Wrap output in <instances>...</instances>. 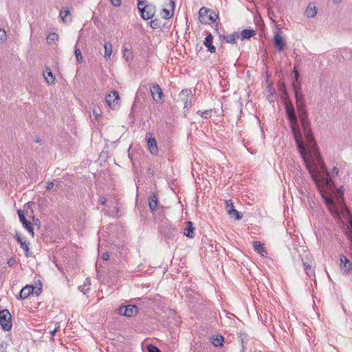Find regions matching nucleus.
<instances>
[{"mask_svg":"<svg viewBox=\"0 0 352 352\" xmlns=\"http://www.w3.org/2000/svg\"><path fill=\"white\" fill-rule=\"evenodd\" d=\"M212 341L211 342L212 344H214L215 346H219L223 345V342L224 341V338L222 336H217L215 338L213 337L211 338Z\"/></svg>","mask_w":352,"mask_h":352,"instance_id":"nucleus-30","label":"nucleus"},{"mask_svg":"<svg viewBox=\"0 0 352 352\" xmlns=\"http://www.w3.org/2000/svg\"><path fill=\"white\" fill-rule=\"evenodd\" d=\"M212 109L206 110L204 111H198L197 113L200 114V116L205 119H208L212 116Z\"/></svg>","mask_w":352,"mask_h":352,"instance_id":"nucleus-33","label":"nucleus"},{"mask_svg":"<svg viewBox=\"0 0 352 352\" xmlns=\"http://www.w3.org/2000/svg\"><path fill=\"white\" fill-rule=\"evenodd\" d=\"M14 238L20 244L21 248L24 250L25 256L27 257H30L31 256L29 248L30 243L26 241H23L22 237L18 233L14 236Z\"/></svg>","mask_w":352,"mask_h":352,"instance_id":"nucleus-17","label":"nucleus"},{"mask_svg":"<svg viewBox=\"0 0 352 352\" xmlns=\"http://www.w3.org/2000/svg\"><path fill=\"white\" fill-rule=\"evenodd\" d=\"M340 268L343 274H347L352 269V263L344 255L340 256Z\"/></svg>","mask_w":352,"mask_h":352,"instance_id":"nucleus-13","label":"nucleus"},{"mask_svg":"<svg viewBox=\"0 0 352 352\" xmlns=\"http://www.w3.org/2000/svg\"><path fill=\"white\" fill-rule=\"evenodd\" d=\"M119 314L127 317H131L138 314V308L136 305H127L120 307L118 309Z\"/></svg>","mask_w":352,"mask_h":352,"instance_id":"nucleus-10","label":"nucleus"},{"mask_svg":"<svg viewBox=\"0 0 352 352\" xmlns=\"http://www.w3.org/2000/svg\"><path fill=\"white\" fill-rule=\"evenodd\" d=\"M12 316L8 309L0 310V325L4 331L12 328Z\"/></svg>","mask_w":352,"mask_h":352,"instance_id":"nucleus-6","label":"nucleus"},{"mask_svg":"<svg viewBox=\"0 0 352 352\" xmlns=\"http://www.w3.org/2000/svg\"><path fill=\"white\" fill-rule=\"evenodd\" d=\"M104 57L106 59L109 58L112 53V46L109 42L105 43L104 45Z\"/></svg>","mask_w":352,"mask_h":352,"instance_id":"nucleus-29","label":"nucleus"},{"mask_svg":"<svg viewBox=\"0 0 352 352\" xmlns=\"http://www.w3.org/2000/svg\"><path fill=\"white\" fill-rule=\"evenodd\" d=\"M292 87L295 94L296 99V105L298 106V102L300 104H304V95L301 91V87L300 84H298L297 82L294 81L292 82Z\"/></svg>","mask_w":352,"mask_h":352,"instance_id":"nucleus-9","label":"nucleus"},{"mask_svg":"<svg viewBox=\"0 0 352 352\" xmlns=\"http://www.w3.org/2000/svg\"><path fill=\"white\" fill-rule=\"evenodd\" d=\"M325 203L329 206L330 210H331V208H336V205L334 201L331 198H326L325 199Z\"/></svg>","mask_w":352,"mask_h":352,"instance_id":"nucleus-38","label":"nucleus"},{"mask_svg":"<svg viewBox=\"0 0 352 352\" xmlns=\"http://www.w3.org/2000/svg\"><path fill=\"white\" fill-rule=\"evenodd\" d=\"M113 6L118 7L121 5L122 0H111Z\"/></svg>","mask_w":352,"mask_h":352,"instance_id":"nucleus-43","label":"nucleus"},{"mask_svg":"<svg viewBox=\"0 0 352 352\" xmlns=\"http://www.w3.org/2000/svg\"><path fill=\"white\" fill-rule=\"evenodd\" d=\"M162 18L165 19H170L173 16V12L166 8H163L161 12Z\"/></svg>","mask_w":352,"mask_h":352,"instance_id":"nucleus-32","label":"nucleus"},{"mask_svg":"<svg viewBox=\"0 0 352 352\" xmlns=\"http://www.w3.org/2000/svg\"><path fill=\"white\" fill-rule=\"evenodd\" d=\"M169 3L173 8L175 7V2L173 1L170 0Z\"/></svg>","mask_w":352,"mask_h":352,"instance_id":"nucleus-51","label":"nucleus"},{"mask_svg":"<svg viewBox=\"0 0 352 352\" xmlns=\"http://www.w3.org/2000/svg\"><path fill=\"white\" fill-rule=\"evenodd\" d=\"M138 7L144 19L148 20L154 16L155 13V7L154 5L150 3L146 4L145 1H139Z\"/></svg>","mask_w":352,"mask_h":352,"instance_id":"nucleus-4","label":"nucleus"},{"mask_svg":"<svg viewBox=\"0 0 352 352\" xmlns=\"http://www.w3.org/2000/svg\"><path fill=\"white\" fill-rule=\"evenodd\" d=\"M150 25L153 29L159 28L161 25V23L158 19L151 20L150 22Z\"/></svg>","mask_w":352,"mask_h":352,"instance_id":"nucleus-36","label":"nucleus"},{"mask_svg":"<svg viewBox=\"0 0 352 352\" xmlns=\"http://www.w3.org/2000/svg\"><path fill=\"white\" fill-rule=\"evenodd\" d=\"M147 350L148 352H162L157 346L153 344H149L147 346Z\"/></svg>","mask_w":352,"mask_h":352,"instance_id":"nucleus-39","label":"nucleus"},{"mask_svg":"<svg viewBox=\"0 0 352 352\" xmlns=\"http://www.w3.org/2000/svg\"><path fill=\"white\" fill-rule=\"evenodd\" d=\"M146 138L147 145L150 152L153 155H156L158 153V148L155 138L152 137V133H146Z\"/></svg>","mask_w":352,"mask_h":352,"instance_id":"nucleus-14","label":"nucleus"},{"mask_svg":"<svg viewBox=\"0 0 352 352\" xmlns=\"http://www.w3.org/2000/svg\"><path fill=\"white\" fill-rule=\"evenodd\" d=\"M334 3H338L340 2V0H333Z\"/></svg>","mask_w":352,"mask_h":352,"instance_id":"nucleus-54","label":"nucleus"},{"mask_svg":"<svg viewBox=\"0 0 352 352\" xmlns=\"http://www.w3.org/2000/svg\"><path fill=\"white\" fill-rule=\"evenodd\" d=\"M148 205L151 212H154L156 210L157 206L158 205V200L155 194L152 193V195H150L148 198Z\"/></svg>","mask_w":352,"mask_h":352,"instance_id":"nucleus-20","label":"nucleus"},{"mask_svg":"<svg viewBox=\"0 0 352 352\" xmlns=\"http://www.w3.org/2000/svg\"><path fill=\"white\" fill-rule=\"evenodd\" d=\"M192 96L191 89H183L174 99L175 106L179 107H182L184 109V113L188 111L191 107V102L189 101V98Z\"/></svg>","mask_w":352,"mask_h":352,"instance_id":"nucleus-3","label":"nucleus"},{"mask_svg":"<svg viewBox=\"0 0 352 352\" xmlns=\"http://www.w3.org/2000/svg\"><path fill=\"white\" fill-rule=\"evenodd\" d=\"M237 337H238V340L240 342V343L241 344V347H242L241 352H244V349H245L244 343H245V340L248 339V335L245 332L240 331L239 333H237Z\"/></svg>","mask_w":352,"mask_h":352,"instance_id":"nucleus-25","label":"nucleus"},{"mask_svg":"<svg viewBox=\"0 0 352 352\" xmlns=\"http://www.w3.org/2000/svg\"><path fill=\"white\" fill-rule=\"evenodd\" d=\"M119 100V94L116 90L111 91V93L106 96V101L110 107H114L118 103Z\"/></svg>","mask_w":352,"mask_h":352,"instance_id":"nucleus-15","label":"nucleus"},{"mask_svg":"<svg viewBox=\"0 0 352 352\" xmlns=\"http://www.w3.org/2000/svg\"><path fill=\"white\" fill-rule=\"evenodd\" d=\"M150 92L153 99L157 103H161L162 101L163 91L158 84H153L150 87Z\"/></svg>","mask_w":352,"mask_h":352,"instance_id":"nucleus-8","label":"nucleus"},{"mask_svg":"<svg viewBox=\"0 0 352 352\" xmlns=\"http://www.w3.org/2000/svg\"><path fill=\"white\" fill-rule=\"evenodd\" d=\"M294 74H295V82H298V78H299V72L298 70H294Z\"/></svg>","mask_w":352,"mask_h":352,"instance_id":"nucleus-47","label":"nucleus"},{"mask_svg":"<svg viewBox=\"0 0 352 352\" xmlns=\"http://www.w3.org/2000/svg\"><path fill=\"white\" fill-rule=\"evenodd\" d=\"M305 12L308 17H314L316 16V14L317 13V10H316L315 6L311 7V5L309 4V6H307V8L306 9Z\"/></svg>","mask_w":352,"mask_h":352,"instance_id":"nucleus-31","label":"nucleus"},{"mask_svg":"<svg viewBox=\"0 0 352 352\" xmlns=\"http://www.w3.org/2000/svg\"><path fill=\"white\" fill-rule=\"evenodd\" d=\"M16 260L14 258L12 257L10 258H9L7 261V263L9 266H13L15 263H16Z\"/></svg>","mask_w":352,"mask_h":352,"instance_id":"nucleus-42","label":"nucleus"},{"mask_svg":"<svg viewBox=\"0 0 352 352\" xmlns=\"http://www.w3.org/2000/svg\"><path fill=\"white\" fill-rule=\"evenodd\" d=\"M7 38L6 32L4 30L0 29V41L4 42Z\"/></svg>","mask_w":352,"mask_h":352,"instance_id":"nucleus-40","label":"nucleus"},{"mask_svg":"<svg viewBox=\"0 0 352 352\" xmlns=\"http://www.w3.org/2000/svg\"><path fill=\"white\" fill-rule=\"evenodd\" d=\"M101 258L104 261H107L109 258V255L107 252H104L101 255Z\"/></svg>","mask_w":352,"mask_h":352,"instance_id":"nucleus-46","label":"nucleus"},{"mask_svg":"<svg viewBox=\"0 0 352 352\" xmlns=\"http://www.w3.org/2000/svg\"><path fill=\"white\" fill-rule=\"evenodd\" d=\"M34 292H35L36 296H38L41 292V288H38L32 285H27L23 288H22L17 298L25 299L31 294H33Z\"/></svg>","mask_w":352,"mask_h":352,"instance_id":"nucleus-7","label":"nucleus"},{"mask_svg":"<svg viewBox=\"0 0 352 352\" xmlns=\"http://www.w3.org/2000/svg\"><path fill=\"white\" fill-rule=\"evenodd\" d=\"M212 40L213 36L210 33H209L206 36L205 40L204 41V45L208 48V50L211 53H214L216 51V47L212 45Z\"/></svg>","mask_w":352,"mask_h":352,"instance_id":"nucleus-19","label":"nucleus"},{"mask_svg":"<svg viewBox=\"0 0 352 352\" xmlns=\"http://www.w3.org/2000/svg\"><path fill=\"white\" fill-rule=\"evenodd\" d=\"M349 239L352 241V236L351 235L349 236Z\"/></svg>","mask_w":352,"mask_h":352,"instance_id":"nucleus-55","label":"nucleus"},{"mask_svg":"<svg viewBox=\"0 0 352 352\" xmlns=\"http://www.w3.org/2000/svg\"><path fill=\"white\" fill-rule=\"evenodd\" d=\"M98 201L100 204L104 205L107 202V199L104 197L102 196L99 197Z\"/></svg>","mask_w":352,"mask_h":352,"instance_id":"nucleus-45","label":"nucleus"},{"mask_svg":"<svg viewBox=\"0 0 352 352\" xmlns=\"http://www.w3.org/2000/svg\"><path fill=\"white\" fill-rule=\"evenodd\" d=\"M339 191L342 194V195H343V192H344V187L343 186H341L339 189Z\"/></svg>","mask_w":352,"mask_h":352,"instance_id":"nucleus-52","label":"nucleus"},{"mask_svg":"<svg viewBox=\"0 0 352 352\" xmlns=\"http://www.w3.org/2000/svg\"><path fill=\"white\" fill-rule=\"evenodd\" d=\"M226 210L228 212V209H231L232 208H234V205H233V202L231 199L230 200H226Z\"/></svg>","mask_w":352,"mask_h":352,"instance_id":"nucleus-41","label":"nucleus"},{"mask_svg":"<svg viewBox=\"0 0 352 352\" xmlns=\"http://www.w3.org/2000/svg\"><path fill=\"white\" fill-rule=\"evenodd\" d=\"M332 170H333V173H335L336 175H338L339 173V169L336 166H334Z\"/></svg>","mask_w":352,"mask_h":352,"instance_id":"nucleus-48","label":"nucleus"},{"mask_svg":"<svg viewBox=\"0 0 352 352\" xmlns=\"http://www.w3.org/2000/svg\"><path fill=\"white\" fill-rule=\"evenodd\" d=\"M36 142H40V139L39 138H36Z\"/></svg>","mask_w":352,"mask_h":352,"instance_id":"nucleus-56","label":"nucleus"},{"mask_svg":"<svg viewBox=\"0 0 352 352\" xmlns=\"http://www.w3.org/2000/svg\"><path fill=\"white\" fill-rule=\"evenodd\" d=\"M240 37V34L239 32H234L230 34H227L223 36V39L226 41L227 43L234 44L236 42V40Z\"/></svg>","mask_w":352,"mask_h":352,"instance_id":"nucleus-23","label":"nucleus"},{"mask_svg":"<svg viewBox=\"0 0 352 352\" xmlns=\"http://www.w3.org/2000/svg\"><path fill=\"white\" fill-rule=\"evenodd\" d=\"M302 262L306 274L310 278H311L312 276L315 277V270L312 269L311 265L304 258H302Z\"/></svg>","mask_w":352,"mask_h":352,"instance_id":"nucleus-21","label":"nucleus"},{"mask_svg":"<svg viewBox=\"0 0 352 352\" xmlns=\"http://www.w3.org/2000/svg\"><path fill=\"white\" fill-rule=\"evenodd\" d=\"M94 113L96 115V117L98 116H99V114L98 113V111H96L95 109L94 110Z\"/></svg>","mask_w":352,"mask_h":352,"instance_id":"nucleus-53","label":"nucleus"},{"mask_svg":"<svg viewBox=\"0 0 352 352\" xmlns=\"http://www.w3.org/2000/svg\"><path fill=\"white\" fill-rule=\"evenodd\" d=\"M217 17L215 12H212L210 10L202 7L200 8L199 12V19L201 23L210 24L215 21V19Z\"/></svg>","mask_w":352,"mask_h":352,"instance_id":"nucleus-5","label":"nucleus"},{"mask_svg":"<svg viewBox=\"0 0 352 352\" xmlns=\"http://www.w3.org/2000/svg\"><path fill=\"white\" fill-rule=\"evenodd\" d=\"M43 76L46 80V82L49 85H52L54 83L55 78L54 77L51 69L49 67H47L43 72Z\"/></svg>","mask_w":352,"mask_h":352,"instance_id":"nucleus-22","label":"nucleus"},{"mask_svg":"<svg viewBox=\"0 0 352 352\" xmlns=\"http://www.w3.org/2000/svg\"><path fill=\"white\" fill-rule=\"evenodd\" d=\"M253 247L254 250L261 255H263L264 253H266V250L263 246V244L261 243L259 241H253Z\"/></svg>","mask_w":352,"mask_h":352,"instance_id":"nucleus-24","label":"nucleus"},{"mask_svg":"<svg viewBox=\"0 0 352 352\" xmlns=\"http://www.w3.org/2000/svg\"><path fill=\"white\" fill-rule=\"evenodd\" d=\"M77 43H78V42L76 43V45H77ZM74 53H75V56L76 58L77 62L78 63H82V55L80 50L77 48V46H75Z\"/></svg>","mask_w":352,"mask_h":352,"instance_id":"nucleus-34","label":"nucleus"},{"mask_svg":"<svg viewBox=\"0 0 352 352\" xmlns=\"http://www.w3.org/2000/svg\"><path fill=\"white\" fill-rule=\"evenodd\" d=\"M194 232L195 228L193 226V223L191 221H188L186 223V226L183 230L184 235L190 239H192L195 236Z\"/></svg>","mask_w":352,"mask_h":352,"instance_id":"nucleus-18","label":"nucleus"},{"mask_svg":"<svg viewBox=\"0 0 352 352\" xmlns=\"http://www.w3.org/2000/svg\"><path fill=\"white\" fill-rule=\"evenodd\" d=\"M349 227L350 230L352 231V217L349 220Z\"/></svg>","mask_w":352,"mask_h":352,"instance_id":"nucleus-49","label":"nucleus"},{"mask_svg":"<svg viewBox=\"0 0 352 352\" xmlns=\"http://www.w3.org/2000/svg\"><path fill=\"white\" fill-rule=\"evenodd\" d=\"M58 331V329L57 328H55L53 331H50V334L52 336H54L55 334V333Z\"/></svg>","mask_w":352,"mask_h":352,"instance_id":"nucleus-50","label":"nucleus"},{"mask_svg":"<svg viewBox=\"0 0 352 352\" xmlns=\"http://www.w3.org/2000/svg\"><path fill=\"white\" fill-rule=\"evenodd\" d=\"M228 214L232 217L234 218L235 220H240L242 218V215H241L240 212H238L234 208L228 209Z\"/></svg>","mask_w":352,"mask_h":352,"instance_id":"nucleus-28","label":"nucleus"},{"mask_svg":"<svg viewBox=\"0 0 352 352\" xmlns=\"http://www.w3.org/2000/svg\"><path fill=\"white\" fill-rule=\"evenodd\" d=\"M242 39H248L256 34V32L253 30L245 29L241 32Z\"/></svg>","mask_w":352,"mask_h":352,"instance_id":"nucleus-27","label":"nucleus"},{"mask_svg":"<svg viewBox=\"0 0 352 352\" xmlns=\"http://www.w3.org/2000/svg\"><path fill=\"white\" fill-rule=\"evenodd\" d=\"M161 231L166 239H173L177 233L176 228L171 225L162 228Z\"/></svg>","mask_w":352,"mask_h":352,"instance_id":"nucleus-16","label":"nucleus"},{"mask_svg":"<svg viewBox=\"0 0 352 352\" xmlns=\"http://www.w3.org/2000/svg\"><path fill=\"white\" fill-rule=\"evenodd\" d=\"M296 108L300 124L303 128L307 143L311 149L315 151V155L316 157H318L319 160H320L321 159L320 157V153L316 147V142L311 131V122L308 118V113L306 109V105L305 104H300L298 102V106H296Z\"/></svg>","mask_w":352,"mask_h":352,"instance_id":"nucleus-2","label":"nucleus"},{"mask_svg":"<svg viewBox=\"0 0 352 352\" xmlns=\"http://www.w3.org/2000/svg\"><path fill=\"white\" fill-rule=\"evenodd\" d=\"M68 15H70V12L69 10L67 9V8H63L60 12V17L61 18L62 21L64 22V23H66L68 21H71L72 19L71 18H69V19H67V16Z\"/></svg>","mask_w":352,"mask_h":352,"instance_id":"nucleus-26","label":"nucleus"},{"mask_svg":"<svg viewBox=\"0 0 352 352\" xmlns=\"http://www.w3.org/2000/svg\"><path fill=\"white\" fill-rule=\"evenodd\" d=\"M285 113L290 123V127L292 129L293 136L295 139L297 148L303 158L307 168L310 175H311L313 180L317 185H318L319 183H322L324 185H328L329 183V179L328 178L329 173L327 168L324 167V166H323L322 168L325 170L326 175L321 176L320 174L318 173L316 170L317 167L316 166L314 162L310 161L307 158L308 151L307 149V146L302 140V134L300 130L298 118L296 114L295 109L290 101L285 102Z\"/></svg>","mask_w":352,"mask_h":352,"instance_id":"nucleus-1","label":"nucleus"},{"mask_svg":"<svg viewBox=\"0 0 352 352\" xmlns=\"http://www.w3.org/2000/svg\"><path fill=\"white\" fill-rule=\"evenodd\" d=\"M274 42L279 52H282L284 49L285 43L281 36V31L280 29H277L274 32Z\"/></svg>","mask_w":352,"mask_h":352,"instance_id":"nucleus-12","label":"nucleus"},{"mask_svg":"<svg viewBox=\"0 0 352 352\" xmlns=\"http://www.w3.org/2000/svg\"><path fill=\"white\" fill-rule=\"evenodd\" d=\"M123 55L126 60H130L133 58V53H132L131 50H128V49L124 50Z\"/></svg>","mask_w":352,"mask_h":352,"instance_id":"nucleus-35","label":"nucleus"},{"mask_svg":"<svg viewBox=\"0 0 352 352\" xmlns=\"http://www.w3.org/2000/svg\"><path fill=\"white\" fill-rule=\"evenodd\" d=\"M33 221H38V219H34V217H33Z\"/></svg>","mask_w":352,"mask_h":352,"instance_id":"nucleus-57","label":"nucleus"},{"mask_svg":"<svg viewBox=\"0 0 352 352\" xmlns=\"http://www.w3.org/2000/svg\"><path fill=\"white\" fill-rule=\"evenodd\" d=\"M47 41L48 42L50 43H52V41H57L58 39V36L57 34L53 32V33H50L48 36H47Z\"/></svg>","mask_w":352,"mask_h":352,"instance_id":"nucleus-37","label":"nucleus"},{"mask_svg":"<svg viewBox=\"0 0 352 352\" xmlns=\"http://www.w3.org/2000/svg\"><path fill=\"white\" fill-rule=\"evenodd\" d=\"M17 212H18V214H19V219H20L21 222L22 223L23 227L33 236L34 233V228H33V226H32V223L25 218L24 212H23V210H19L17 211Z\"/></svg>","mask_w":352,"mask_h":352,"instance_id":"nucleus-11","label":"nucleus"},{"mask_svg":"<svg viewBox=\"0 0 352 352\" xmlns=\"http://www.w3.org/2000/svg\"><path fill=\"white\" fill-rule=\"evenodd\" d=\"M54 186V184L53 182H48L46 184V188L47 190H52Z\"/></svg>","mask_w":352,"mask_h":352,"instance_id":"nucleus-44","label":"nucleus"}]
</instances>
